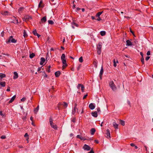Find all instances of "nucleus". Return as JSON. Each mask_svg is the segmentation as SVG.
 <instances>
[{
    "instance_id": "obj_1",
    "label": "nucleus",
    "mask_w": 153,
    "mask_h": 153,
    "mask_svg": "<svg viewBox=\"0 0 153 153\" xmlns=\"http://www.w3.org/2000/svg\"><path fill=\"white\" fill-rule=\"evenodd\" d=\"M109 87L113 91H115L117 90V88L113 81H110L109 82Z\"/></svg>"
},
{
    "instance_id": "obj_2",
    "label": "nucleus",
    "mask_w": 153,
    "mask_h": 153,
    "mask_svg": "<svg viewBox=\"0 0 153 153\" xmlns=\"http://www.w3.org/2000/svg\"><path fill=\"white\" fill-rule=\"evenodd\" d=\"M62 105H63V108H65L68 106V104L66 102H63L62 103L59 102L58 103L57 106V108L59 110H60V109H61V106Z\"/></svg>"
},
{
    "instance_id": "obj_3",
    "label": "nucleus",
    "mask_w": 153,
    "mask_h": 153,
    "mask_svg": "<svg viewBox=\"0 0 153 153\" xmlns=\"http://www.w3.org/2000/svg\"><path fill=\"white\" fill-rule=\"evenodd\" d=\"M102 46V43L101 42L99 43L97 46V53L99 55H100L101 53V48Z\"/></svg>"
},
{
    "instance_id": "obj_4",
    "label": "nucleus",
    "mask_w": 153,
    "mask_h": 153,
    "mask_svg": "<svg viewBox=\"0 0 153 153\" xmlns=\"http://www.w3.org/2000/svg\"><path fill=\"white\" fill-rule=\"evenodd\" d=\"M15 43L16 42V40L15 39L13 38L12 36H10L9 38L7 41V43H9L10 42Z\"/></svg>"
},
{
    "instance_id": "obj_5",
    "label": "nucleus",
    "mask_w": 153,
    "mask_h": 153,
    "mask_svg": "<svg viewBox=\"0 0 153 153\" xmlns=\"http://www.w3.org/2000/svg\"><path fill=\"white\" fill-rule=\"evenodd\" d=\"M82 148L84 150L86 151H89L91 149V147L86 144L84 145Z\"/></svg>"
},
{
    "instance_id": "obj_6",
    "label": "nucleus",
    "mask_w": 153,
    "mask_h": 153,
    "mask_svg": "<svg viewBox=\"0 0 153 153\" xmlns=\"http://www.w3.org/2000/svg\"><path fill=\"white\" fill-rule=\"evenodd\" d=\"M62 62L63 64L62 66V69H64L66 67H67L68 65L66 63V62L65 59H63L62 60Z\"/></svg>"
},
{
    "instance_id": "obj_7",
    "label": "nucleus",
    "mask_w": 153,
    "mask_h": 153,
    "mask_svg": "<svg viewBox=\"0 0 153 153\" xmlns=\"http://www.w3.org/2000/svg\"><path fill=\"white\" fill-rule=\"evenodd\" d=\"M47 21V18L46 16H45L42 18L41 19V21L39 22V24H41L42 23H45Z\"/></svg>"
},
{
    "instance_id": "obj_8",
    "label": "nucleus",
    "mask_w": 153,
    "mask_h": 153,
    "mask_svg": "<svg viewBox=\"0 0 153 153\" xmlns=\"http://www.w3.org/2000/svg\"><path fill=\"white\" fill-rule=\"evenodd\" d=\"M106 137L107 138H111V135H110V131L109 129H107L106 130Z\"/></svg>"
},
{
    "instance_id": "obj_9",
    "label": "nucleus",
    "mask_w": 153,
    "mask_h": 153,
    "mask_svg": "<svg viewBox=\"0 0 153 153\" xmlns=\"http://www.w3.org/2000/svg\"><path fill=\"white\" fill-rule=\"evenodd\" d=\"M103 72V69L102 66L100 73V79H102V76Z\"/></svg>"
},
{
    "instance_id": "obj_10",
    "label": "nucleus",
    "mask_w": 153,
    "mask_h": 153,
    "mask_svg": "<svg viewBox=\"0 0 153 153\" xmlns=\"http://www.w3.org/2000/svg\"><path fill=\"white\" fill-rule=\"evenodd\" d=\"M89 107L91 110H93L95 108V104H93L92 103H91L89 105Z\"/></svg>"
},
{
    "instance_id": "obj_11",
    "label": "nucleus",
    "mask_w": 153,
    "mask_h": 153,
    "mask_svg": "<svg viewBox=\"0 0 153 153\" xmlns=\"http://www.w3.org/2000/svg\"><path fill=\"white\" fill-rule=\"evenodd\" d=\"M12 18H13V22H12L15 24H18V19H16L15 17L14 16L12 17Z\"/></svg>"
},
{
    "instance_id": "obj_12",
    "label": "nucleus",
    "mask_w": 153,
    "mask_h": 153,
    "mask_svg": "<svg viewBox=\"0 0 153 153\" xmlns=\"http://www.w3.org/2000/svg\"><path fill=\"white\" fill-rule=\"evenodd\" d=\"M40 60L41 61L40 62V64L41 65H42L45 62V59L43 57H41L40 59Z\"/></svg>"
},
{
    "instance_id": "obj_13",
    "label": "nucleus",
    "mask_w": 153,
    "mask_h": 153,
    "mask_svg": "<svg viewBox=\"0 0 153 153\" xmlns=\"http://www.w3.org/2000/svg\"><path fill=\"white\" fill-rule=\"evenodd\" d=\"M33 33L35 36H37L38 38H39L40 36V35L37 33L36 29L33 30Z\"/></svg>"
},
{
    "instance_id": "obj_14",
    "label": "nucleus",
    "mask_w": 153,
    "mask_h": 153,
    "mask_svg": "<svg viewBox=\"0 0 153 153\" xmlns=\"http://www.w3.org/2000/svg\"><path fill=\"white\" fill-rule=\"evenodd\" d=\"M91 114L92 116L94 117H96L97 116V112L96 111L92 112Z\"/></svg>"
},
{
    "instance_id": "obj_15",
    "label": "nucleus",
    "mask_w": 153,
    "mask_h": 153,
    "mask_svg": "<svg viewBox=\"0 0 153 153\" xmlns=\"http://www.w3.org/2000/svg\"><path fill=\"white\" fill-rule=\"evenodd\" d=\"M14 75L13 76V79H16L18 77V74L15 71L13 73Z\"/></svg>"
},
{
    "instance_id": "obj_16",
    "label": "nucleus",
    "mask_w": 153,
    "mask_h": 153,
    "mask_svg": "<svg viewBox=\"0 0 153 153\" xmlns=\"http://www.w3.org/2000/svg\"><path fill=\"white\" fill-rule=\"evenodd\" d=\"M61 73L60 71H56L55 73V75L56 77H58L60 75Z\"/></svg>"
},
{
    "instance_id": "obj_17",
    "label": "nucleus",
    "mask_w": 153,
    "mask_h": 153,
    "mask_svg": "<svg viewBox=\"0 0 153 153\" xmlns=\"http://www.w3.org/2000/svg\"><path fill=\"white\" fill-rule=\"evenodd\" d=\"M113 125L115 129H118V125L115 122H114L113 123Z\"/></svg>"
},
{
    "instance_id": "obj_18",
    "label": "nucleus",
    "mask_w": 153,
    "mask_h": 153,
    "mask_svg": "<svg viewBox=\"0 0 153 153\" xmlns=\"http://www.w3.org/2000/svg\"><path fill=\"white\" fill-rule=\"evenodd\" d=\"M16 97V96L14 95L13 96L12 98H11V99L10 100L9 102V103L10 104L11 102H12L15 100Z\"/></svg>"
},
{
    "instance_id": "obj_19",
    "label": "nucleus",
    "mask_w": 153,
    "mask_h": 153,
    "mask_svg": "<svg viewBox=\"0 0 153 153\" xmlns=\"http://www.w3.org/2000/svg\"><path fill=\"white\" fill-rule=\"evenodd\" d=\"M72 28L73 29L74 28V26H76L77 27H78V25L76 23H75L74 22H73L72 23Z\"/></svg>"
},
{
    "instance_id": "obj_20",
    "label": "nucleus",
    "mask_w": 153,
    "mask_h": 153,
    "mask_svg": "<svg viewBox=\"0 0 153 153\" xmlns=\"http://www.w3.org/2000/svg\"><path fill=\"white\" fill-rule=\"evenodd\" d=\"M126 45L127 46H131L132 45L131 42L129 40H127L126 41Z\"/></svg>"
},
{
    "instance_id": "obj_21",
    "label": "nucleus",
    "mask_w": 153,
    "mask_h": 153,
    "mask_svg": "<svg viewBox=\"0 0 153 153\" xmlns=\"http://www.w3.org/2000/svg\"><path fill=\"white\" fill-rule=\"evenodd\" d=\"M96 131V130L94 128H92L91 130V135H94Z\"/></svg>"
},
{
    "instance_id": "obj_22",
    "label": "nucleus",
    "mask_w": 153,
    "mask_h": 153,
    "mask_svg": "<svg viewBox=\"0 0 153 153\" xmlns=\"http://www.w3.org/2000/svg\"><path fill=\"white\" fill-rule=\"evenodd\" d=\"M9 12L7 11H4L2 12L1 14L4 15H7L9 14Z\"/></svg>"
},
{
    "instance_id": "obj_23",
    "label": "nucleus",
    "mask_w": 153,
    "mask_h": 153,
    "mask_svg": "<svg viewBox=\"0 0 153 153\" xmlns=\"http://www.w3.org/2000/svg\"><path fill=\"white\" fill-rule=\"evenodd\" d=\"M6 77V75L2 73H0V79L1 80L3 78Z\"/></svg>"
},
{
    "instance_id": "obj_24",
    "label": "nucleus",
    "mask_w": 153,
    "mask_h": 153,
    "mask_svg": "<svg viewBox=\"0 0 153 153\" xmlns=\"http://www.w3.org/2000/svg\"><path fill=\"white\" fill-rule=\"evenodd\" d=\"M77 137L78 138H79L81 140H86L85 139H84V138L82 137L80 135H78L77 136Z\"/></svg>"
},
{
    "instance_id": "obj_25",
    "label": "nucleus",
    "mask_w": 153,
    "mask_h": 153,
    "mask_svg": "<svg viewBox=\"0 0 153 153\" xmlns=\"http://www.w3.org/2000/svg\"><path fill=\"white\" fill-rule=\"evenodd\" d=\"M5 84L6 83L5 82H0V85H1L2 87H5Z\"/></svg>"
},
{
    "instance_id": "obj_26",
    "label": "nucleus",
    "mask_w": 153,
    "mask_h": 153,
    "mask_svg": "<svg viewBox=\"0 0 153 153\" xmlns=\"http://www.w3.org/2000/svg\"><path fill=\"white\" fill-rule=\"evenodd\" d=\"M49 122L51 126H52V125L53 124L52 117H51L49 118Z\"/></svg>"
},
{
    "instance_id": "obj_27",
    "label": "nucleus",
    "mask_w": 153,
    "mask_h": 153,
    "mask_svg": "<svg viewBox=\"0 0 153 153\" xmlns=\"http://www.w3.org/2000/svg\"><path fill=\"white\" fill-rule=\"evenodd\" d=\"M51 126L55 130H57V127L56 125L54 124V123L52 124V126Z\"/></svg>"
},
{
    "instance_id": "obj_28",
    "label": "nucleus",
    "mask_w": 153,
    "mask_h": 153,
    "mask_svg": "<svg viewBox=\"0 0 153 153\" xmlns=\"http://www.w3.org/2000/svg\"><path fill=\"white\" fill-rule=\"evenodd\" d=\"M24 137L26 138V140H27V142H29L28 139H29V137L28 136V134L27 133H26Z\"/></svg>"
},
{
    "instance_id": "obj_29",
    "label": "nucleus",
    "mask_w": 153,
    "mask_h": 153,
    "mask_svg": "<svg viewBox=\"0 0 153 153\" xmlns=\"http://www.w3.org/2000/svg\"><path fill=\"white\" fill-rule=\"evenodd\" d=\"M24 19H27L29 20L32 19V17L30 16H25L24 17Z\"/></svg>"
},
{
    "instance_id": "obj_30",
    "label": "nucleus",
    "mask_w": 153,
    "mask_h": 153,
    "mask_svg": "<svg viewBox=\"0 0 153 153\" xmlns=\"http://www.w3.org/2000/svg\"><path fill=\"white\" fill-rule=\"evenodd\" d=\"M23 36L24 37H27L28 35L27 34L26 31L25 30H24V32H23Z\"/></svg>"
},
{
    "instance_id": "obj_31",
    "label": "nucleus",
    "mask_w": 153,
    "mask_h": 153,
    "mask_svg": "<svg viewBox=\"0 0 153 153\" xmlns=\"http://www.w3.org/2000/svg\"><path fill=\"white\" fill-rule=\"evenodd\" d=\"M103 13V11L102 12H98L96 15V16L97 17H100V16L102 13Z\"/></svg>"
},
{
    "instance_id": "obj_32",
    "label": "nucleus",
    "mask_w": 153,
    "mask_h": 153,
    "mask_svg": "<svg viewBox=\"0 0 153 153\" xmlns=\"http://www.w3.org/2000/svg\"><path fill=\"white\" fill-rule=\"evenodd\" d=\"M105 32L104 31H101L100 32V34L102 36H104L105 34Z\"/></svg>"
},
{
    "instance_id": "obj_33",
    "label": "nucleus",
    "mask_w": 153,
    "mask_h": 153,
    "mask_svg": "<svg viewBox=\"0 0 153 153\" xmlns=\"http://www.w3.org/2000/svg\"><path fill=\"white\" fill-rule=\"evenodd\" d=\"M51 68V66L50 65L48 66V68L46 69V71L50 73L51 71L50 69Z\"/></svg>"
},
{
    "instance_id": "obj_34",
    "label": "nucleus",
    "mask_w": 153,
    "mask_h": 153,
    "mask_svg": "<svg viewBox=\"0 0 153 153\" xmlns=\"http://www.w3.org/2000/svg\"><path fill=\"white\" fill-rule=\"evenodd\" d=\"M93 65H94V66L96 68H97V62L96 61H94L93 62Z\"/></svg>"
},
{
    "instance_id": "obj_35",
    "label": "nucleus",
    "mask_w": 153,
    "mask_h": 153,
    "mask_svg": "<svg viewBox=\"0 0 153 153\" xmlns=\"http://www.w3.org/2000/svg\"><path fill=\"white\" fill-rule=\"evenodd\" d=\"M65 54L64 53L62 54L61 56V60H63V59H65Z\"/></svg>"
},
{
    "instance_id": "obj_36",
    "label": "nucleus",
    "mask_w": 153,
    "mask_h": 153,
    "mask_svg": "<svg viewBox=\"0 0 153 153\" xmlns=\"http://www.w3.org/2000/svg\"><path fill=\"white\" fill-rule=\"evenodd\" d=\"M76 109L77 110V108H76V107L74 108V109L72 110V114H74L75 113V112H76Z\"/></svg>"
},
{
    "instance_id": "obj_37",
    "label": "nucleus",
    "mask_w": 153,
    "mask_h": 153,
    "mask_svg": "<svg viewBox=\"0 0 153 153\" xmlns=\"http://www.w3.org/2000/svg\"><path fill=\"white\" fill-rule=\"evenodd\" d=\"M42 3V0H41L40 1V2L39 3V7H43V6H42L41 5V4Z\"/></svg>"
},
{
    "instance_id": "obj_38",
    "label": "nucleus",
    "mask_w": 153,
    "mask_h": 153,
    "mask_svg": "<svg viewBox=\"0 0 153 153\" xmlns=\"http://www.w3.org/2000/svg\"><path fill=\"white\" fill-rule=\"evenodd\" d=\"M35 56L34 53H33L30 55V58L31 59L33 58Z\"/></svg>"
},
{
    "instance_id": "obj_39",
    "label": "nucleus",
    "mask_w": 153,
    "mask_h": 153,
    "mask_svg": "<svg viewBox=\"0 0 153 153\" xmlns=\"http://www.w3.org/2000/svg\"><path fill=\"white\" fill-rule=\"evenodd\" d=\"M39 106L38 105L37 107L36 108H35V109L34 110V112L35 113H36L38 112V110L39 109Z\"/></svg>"
},
{
    "instance_id": "obj_40",
    "label": "nucleus",
    "mask_w": 153,
    "mask_h": 153,
    "mask_svg": "<svg viewBox=\"0 0 153 153\" xmlns=\"http://www.w3.org/2000/svg\"><path fill=\"white\" fill-rule=\"evenodd\" d=\"M48 22L49 24L51 25H53L54 24V22L52 20H49L48 21Z\"/></svg>"
},
{
    "instance_id": "obj_41",
    "label": "nucleus",
    "mask_w": 153,
    "mask_h": 153,
    "mask_svg": "<svg viewBox=\"0 0 153 153\" xmlns=\"http://www.w3.org/2000/svg\"><path fill=\"white\" fill-rule=\"evenodd\" d=\"M23 9H24V7H20L18 10V11L19 13H21L22 11V10Z\"/></svg>"
},
{
    "instance_id": "obj_42",
    "label": "nucleus",
    "mask_w": 153,
    "mask_h": 153,
    "mask_svg": "<svg viewBox=\"0 0 153 153\" xmlns=\"http://www.w3.org/2000/svg\"><path fill=\"white\" fill-rule=\"evenodd\" d=\"M120 122L121 124L123 126H124L125 125V121L123 120H120Z\"/></svg>"
},
{
    "instance_id": "obj_43",
    "label": "nucleus",
    "mask_w": 153,
    "mask_h": 153,
    "mask_svg": "<svg viewBox=\"0 0 153 153\" xmlns=\"http://www.w3.org/2000/svg\"><path fill=\"white\" fill-rule=\"evenodd\" d=\"M141 61L143 64H144V59L143 57H141L140 59Z\"/></svg>"
},
{
    "instance_id": "obj_44",
    "label": "nucleus",
    "mask_w": 153,
    "mask_h": 153,
    "mask_svg": "<svg viewBox=\"0 0 153 153\" xmlns=\"http://www.w3.org/2000/svg\"><path fill=\"white\" fill-rule=\"evenodd\" d=\"M79 61L80 62H82L83 61V58L82 56L80 57L79 59Z\"/></svg>"
},
{
    "instance_id": "obj_45",
    "label": "nucleus",
    "mask_w": 153,
    "mask_h": 153,
    "mask_svg": "<svg viewBox=\"0 0 153 153\" xmlns=\"http://www.w3.org/2000/svg\"><path fill=\"white\" fill-rule=\"evenodd\" d=\"M113 62H114V67H116L117 66L116 62L115 61V59H114L113 60Z\"/></svg>"
},
{
    "instance_id": "obj_46",
    "label": "nucleus",
    "mask_w": 153,
    "mask_h": 153,
    "mask_svg": "<svg viewBox=\"0 0 153 153\" xmlns=\"http://www.w3.org/2000/svg\"><path fill=\"white\" fill-rule=\"evenodd\" d=\"M81 90H82V92H84V88H85V87H84V86L82 85H81Z\"/></svg>"
},
{
    "instance_id": "obj_47",
    "label": "nucleus",
    "mask_w": 153,
    "mask_h": 153,
    "mask_svg": "<svg viewBox=\"0 0 153 153\" xmlns=\"http://www.w3.org/2000/svg\"><path fill=\"white\" fill-rule=\"evenodd\" d=\"M82 85L81 84H79L77 86V88L78 89H79L80 87Z\"/></svg>"
},
{
    "instance_id": "obj_48",
    "label": "nucleus",
    "mask_w": 153,
    "mask_h": 153,
    "mask_svg": "<svg viewBox=\"0 0 153 153\" xmlns=\"http://www.w3.org/2000/svg\"><path fill=\"white\" fill-rule=\"evenodd\" d=\"M146 54L148 56H149L150 55V51H148L146 53Z\"/></svg>"
},
{
    "instance_id": "obj_49",
    "label": "nucleus",
    "mask_w": 153,
    "mask_h": 153,
    "mask_svg": "<svg viewBox=\"0 0 153 153\" xmlns=\"http://www.w3.org/2000/svg\"><path fill=\"white\" fill-rule=\"evenodd\" d=\"M1 138L2 139H4L6 138V137L5 136V135H2L1 137Z\"/></svg>"
},
{
    "instance_id": "obj_50",
    "label": "nucleus",
    "mask_w": 153,
    "mask_h": 153,
    "mask_svg": "<svg viewBox=\"0 0 153 153\" xmlns=\"http://www.w3.org/2000/svg\"><path fill=\"white\" fill-rule=\"evenodd\" d=\"M88 96V94H87L85 95H84L83 97V99H84L85 98L87 97Z\"/></svg>"
},
{
    "instance_id": "obj_51",
    "label": "nucleus",
    "mask_w": 153,
    "mask_h": 153,
    "mask_svg": "<svg viewBox=\"0 0 153 153\" xmlns=\"http://www.w3.org/2000/svg\"><path fill=\"white\" fill-rule=\"evenodd\" d=\"M26 99L25 98L23 97L21 99V101L22 102H24L26 100Z\"/></svg>"
},
{
    "instance_id": "obj_52",
    "label": "nucleus",
    "mask_w": 153,
    "mask_h": 153,
    "mask_svg": "<svg viewBox=\"0 0 153 153\" xmlns=\"http://www.w3.org/2000/svg\"><path fill=\"white\" fill-rule=\"evenodd\" d=\"M150 57V56H146V59H145L146 60V61H148Z\"/></svg>"
},
{
    "instance_id": "obj_53",
    "label": "nucleus",
    "mask_w": 153,
    "mask_h": 153,
    "mask_svg": "<svg viewBox=\"0 0 153 153\" xmlns=\"http://www.w3.org/2000/svg\"><path fill=\"white\" fill-rule=\"evenodd\" d=\"M127 103L131 107V103L130 102L129 100H128L127 101Z\"/></svg>"
},
{
    "instance_id": "obj_54",
    "label": "nucleus",
    "mask_w": 153,
    "mask_h": 153,
    "mask_svg": "<svg viewBox=\"0 0 153 153\" xmlns=\"http://www.w3.org/2000/svg\"><path fill=\"white\" fill-rule=\"evenodd\" d=\"M98 17V19H97V20L98 21H100L101 20V19L100 17Z\"/></svg>"
},
{
    "instance_id": "obj_55",
    "label": "nucleus",
    "mask_w": 153,
    "mask_h": 153,
    "mask_svg": "<svg viewBox=\"0 0 153 153\" xmlns=\"http://www.w3.org/2000/svg\"><path fill=\"white\" fill-rule=\"evenodd\" d=\"M88 153H94V152L93 150H91L88 152Z\"/></svg>"
},
{
    "instance_id": "obj_56",
    "label": "nucleus",
    "mask_w": 153,
    "mask_h": 153,
    "mask_svg": "<svg viewBox=\"0 0 153 153\" xmlns=\"http://www.w3.org/2000/svg\"><path fill=\"white\" fill-rule=\"evenodd\" d=\"M97 111L98 112H99L100 111V108H97Z\"/></svg>"
},
{
    "instance_id": "obj_57",
    "label": "nucleus",
    "mask_w": 153,
    "mask_h": 153,
    "mask_svg": "<svg viewBox=\"0 0 153 153\" xmlns=\"http://www.w3.org/2000/svg\"><path fill=\"white\" fill-rule=\"evenodd\" d=\"M140 55L141 56V57H143V54L142 52H140Z\"/></svg>"
},
{
    "instance_id": "obj_58",
    "label": "nucleus",
    "mask_w": 153,
    "mask_h": 153,
    "mask_svg": "<svg viewBox=\"0 0 153 153\" xmlns=\"http://www.w3.org/2000/svg\"><path fill=\"white\" fill-rule=\"evenodd\" d=\"M10 91V88L9 87H8V88H7V91Z\"/></svg>"
},
{
    "instance_id": "obj_59",
    "label": "nucleus",
    "mask_w": 153,
    "mask_h": 153,
    "mask_svg": "<svg viewBox=\"0 0 153 153\" xmlns=\"http://www.w3.org/2000/svg\"><path fill=\"white\" fill-rule=\"evenodd\" d=\"M80 10V8L79 7H77L76 9V11H79Z\"/></svg>"
},
{
    "instance_id": "obj_60",
    "label": "nucleus",
    "mask_w": 153,
    "mask_h": 153,
    "mask_svg": "<svg viewBox=\"0 0 153 153\" xmlns=\"http://www.w3.org/2000/svg\"><path fill=\"white\" fill-rule=\"evenodd\" d=\"M18 147L20 148H23V146L22 145H19Z\"/></svg>"
},
{
    "instance_id": "obj_61",
    "label": "nucleus",
    "mask_w": 153,
    "mask_h": 153,
    "mask_svg": "<svg viewBox=\"0 0 153 153\" xmlns=\"http://www.w3.org/2000/svg\"><path fill=\"white\" fill-rule=\"evenodd\" d=\"M95 142L96 143H99V141L97 140H94Z\"/></svg>"
},
{
    "instance_id": "obj_62",
    "label": "nucleus",
    "mask_w": 153,
    "mask_h": 153,
    "mask_svg": "<svg viewBox=\"0 0 153 153\" xmlns=\"http://www.w3.org/2000/svg\"><path fill=\"white\" fill-rule=\"evenodd\" d=\"M130 145L132 146H135V145L133 143H131L130 144Z\"/></svg>"
},
{
    "instance_id": "obj_63",
    "label": "nucleus",
    "mask_w": 153,
    "mask_h": 153,
    "mask_svg": "<svg viewBox=\"0 0 153 153\" xmlns=\"http://www.w3.org/2000/svg\"><path fill=\"white\" fill-rule=\"evenodd\" d=\"M41 70V68H38L37 71H39Z\"/></svg>"
},
{
    "instance_id": "obj_64",
    "label": "nucleus",
    "mask_w": 153,
    "mask_h": 153,
    "mask_svg": "<svg viewBox=\"0 0 153 153\" xmlns=\"http://www.w3.org/2000/svg\"><path fill=\"white\" fill-rule=\"evenodd\" d=\"M0 115L1 116H3V114L2 111H0Z\"/></svg>"
}]
</instances>
